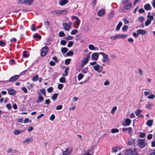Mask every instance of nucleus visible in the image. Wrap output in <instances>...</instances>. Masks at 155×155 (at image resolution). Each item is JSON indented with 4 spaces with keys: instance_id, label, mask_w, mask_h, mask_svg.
<instances>
[{
    "instance_id": "1",
    "label": "nucleus",
    "mask_w": 155,
    "mask_h": 155,
    "mask_svg": "<svg viewBox=\"0 0 155 155\" xmlns=\"http://www.w3.org/2000/svg\"><path fill=\"white\" fill-rule=\"evenodd\" d=\"M99 54L102 56L103 59L102 61L103 63H105L107 64H108L109 63L110 59L108 57L107 54L102 52H99Z\"/></svg>"
},
{
    "instance_id": "2",
    "label": "nucleus",
    "mask_w": 155,
    "mask_h": 155,
    "mask_svg": "<svg viewBox=\"0 0 155 155\" xmlns=\"http://www.w3.org/2000/svg\"><path fill=\"white\" fill-rule=\"evenodd\" d=\"M51 13L53 14L62 15L67 14L68 11L66 9H64L63 10H58L52 11Z\"/></svg>"
},
{
    "instance_id": "3",
    "label": "nucleus",
    "mask_w": 155,
    "mask_h": 155,
    "mask_svg": "<svg viewBox=\"0 0 155 155\" xmlns=\"http://www.w3.org/2000/svg\"><path fill=\"white\" fill-rule=\"evenodd\" d=\"M146 143L145 139H140L138 141V144L140 148L141 149L145 147L146 145Z\"/></svg>"
},
{
    "instance_id": "4",
    "label": "nucleus",
    "mask_w": 155,
    "mask_h": 155,
    "mask_svg": "<svg viewBox=\"0 0 155 155\" xmlns=\"http://www.w3.org/2000/svg\"><path fill=\"white\" fill-rule=\"evenodd\" d=\"M34 0H19L18 3L21 4H25V5H31L33 3Z\"/></svg>"
},
{
    "instance_id": "5",
    "label": "nucleus",
    "mask_w": 155,
    "mask_h": 155,
    "mask_svg": "<svg viewBox=\"0 0 155 155\" xmlns=\"http://www.w3.org/2000/svg\"><path fill=\"white\" fill-rule=\"evenodd\" d=\"M72 25V23L71 21H69L68 23H64L63 24V26L64 29L66 31H68L71 28Z\"/></svg>"
},
{
    "instance_id": "6",
    "label": "nucleus",
    "mask_w": 155,
    "mask_h": 155,
    "mask_svg": "<svg viewBox=\"0 0 155 155\" xmlns=\"http://www.w3.org/2000/svg\"><path fill=\"white\" fill-rule=\"evenodd\" d=\"M93 68L95 71L99 73L101 72L103 68V67L99 64H96L93 67Z\"/></svg>"
},
{
    "instance_id": "7",
    "label": "nucleus",
    "mask_w": 155,
    "mask_h": 155,
    "mask_svg": "<svg viewBox=\"0 0 155 155\" xmlns=\"http://www.w3.org/2000/svg\"><path fill=\"white\" fill-rule=\"evenodd\" d=\"M73 151L71 147H68L62 152V155H69Z\"/></svg>"
},
{
    "instance_id": "8",
    "label": "nucleus",
    "mask_w": 155,
    "mask_h": 155,
    "mask_svg": "<svg viewBox=\"0 0 155 155\" xmlns=\"http://www.w3.org/2000/svg\"><path fill=\"white\" fill-rule=\"evenodd\" d=\"M48 51V48L47 46L43 47L41 49V56L42 57H44L46 56Z\"/></svg>"
},
{
    "instance_id": "9",
    "label": "nucleus",
    "mask_w": 155,
    "mask_h": 155,
    "mask_svg": "<svg viewBox=\"0 0 155 155\" xmlns=\"http://www.w3.org/2000/svg\"><path fill=\"white\" fill-rule=\"evenodd\" d=\"M100 54L99 53H94L91 56V58L94 61H97L98 58Z\"/></svg>"
},
{
    "instance_id": "10",
    "label": "nucleus",
    "mask_w": 155,
    "mask_h": 155,
    "mask_svg": "<svg viewBox=\"0 0 155 155\" xmlns=\"http://www.w3.org/2000/svg\"><path fill=\"white\" fill-rule=\"evenodd\" d=\"M19 78V75H15L9 78L8 81L11 82H13L17 80Z\"/></svg>"
},
{
    "instance_id": "11",
    "label": "nucleus",
    "mask_w": 155,
    "mask_h": 155,
    "mask_svg": "<svg viewBox=\"0 0 155 155\" xmlns=\"http://www.w3.org/2000/svg\"><path fill=\"white\" fill-rule=\"evenodd\" d=\"M33 140V139L32 137H27L24 141H23V142L25 144H29L30 143H32Z\"/></svg>"
},
{
    "instance_id": "12",
    "label": "nucleus",
    "mask_w": 155,
    "mask_h": 155,
    "mask_svg": "<svg viewBox=\"0 0 155 155\" xmlns=\"http://www.w3.org/2000/svg\"><path fill=\"white\" fill-rule=\"evenodd\" d=\"M80 20L78 18L74 22L73 25L74 27L75 28H78L80 25Z\"/></svg>"
},
{
    "instance_id": "13",
    "label": "nucleus",
    "mask_w": 155,
    "mask_h": 155,
    "mask_svg": "<svg viewBox=\"0 0 155 155\" xmlns=\"http://www.w3.org/2000/svg\"><path fill=\"white\" fill-rule=\"evenodd\" d=\"M8 93L10 95H14L16 93V91L13 89L8 88L7 89Z\"/></svg>"
},
{
    "instance_id": "14",
    "label": "nucleus",
    "mask_w": 155,
    "mask_h": 155,
    "mask_svg": "<svg viewBox=\"0 0 155 155\" xmlns=\"http://www.w3.org/2000/svg\"><path fill=\"white\" fill-rule=\"evenodd\" d=\"M69 0H59L58 3L60 6H64L68 3Z\"/></svg>"
},
{
    "instance_id": "15",
    "label": "nucleus",
    "mask_w": 155,
    "mask_h": 155,
    "mask_svg": "<svg viewBox=\"0 0 155 155\" xmlns=\"http://www.w3.org/2000/svg\"><path fill=\"white\" fill-rule=\"evenodd\" d=\"M94 152L92 148L89 149L86 151L83 154V155H93Z\"/></svg>"
},
{
    "instance_id": "16",
    "label": "nucleus",
    "mask_w": 155,
    "mask_h": 155,
    "mask_svg": "<svg viewBox=\"0 0 155 155\" xmlns=\"http://www.w3.org/2000/svg\"><path fill=\"white\" fill-rule=\"evenodd\" d=\"M122 131L123 132H125L126 131H127L128 134H132V129L131 127L128 128H123L122 129Z\"/></svg>"
},
{
    "instance_id": "17",
    "label": "nucleus",
    "mask_w": 155,
    "mask_h": 155,
    "mask_svg": "<svg viewBox=\"0 0 155 155\" xmlns=\"http://www.w3.org/2000/svg\"><path fill=\"white\" fill-rule=\"evenodd\" d=\"M105 11L104 9H101L97 12V15L99 16H102L105 14Z\"/></svg>"
},
{
    "instance_id": "18",
    "label": "nucleus",
    "mask_w": 155,
    "mask_h": 155,
    "mask_svg": "<svg viewBox=\"0 0 155 155\" xmlns=\"http://www.w3.org/2000/svg\"><path fill=\"white\" fill-rule=\"evenodd\" d=\"M131 122V120L129 118H126L125 120V124H123V125L124 126H129L130 125Z\"/></svg>"
},
{
    "instance_id": "19",
    "label": "nucleus",
    "mask_w": 155,
    "mask_h": 155,
    "mask_svg": "<svg viewBox=\"0 0 155 155\" xmlns=\"http://www.w3.org/2000/svg\"><path fill=\"white\" fill-rule=\"evenodd\" d=\"M137 32L138 34H140L141 35H144L147 33V31L144 30L140 29L138 30L137 31Z\"/></svg>"
},
{
    "instance_id": "20",
    "label": "nucleus",
    "mask_w": 155,
    "mask_h": 155,
    "mask_svg": "<svg viewBox=\"0 0 155 155\" xmlns=\"http://www.w3.org/2000/svg\"><path fill=\"white\" fill-rule=\"evenodd\" d=\"M90 58V55H87L84 59L82 62H83L84 64H86L87 63Z\"/></svg>"
},
{
    "instance_id": "21",
    "label": "nucleus",
    "mask_w": 155,
    "mask_h": 155,
    "mask_svg": "<svg viewBox=\"0 0 155 155\" xmlns=\"http://www.w3.org/2000/svg\"><path fill=\"white\" fill-rule=\"evenodd\" d=\"M128 152H131V154L132 155H138V153L136 149L135 148H134L133 150L130 151V150H128Z\"/></svg>"
},
{
    "instance_id": "22",
    "label": "nucleus",
    "mask_w": 155,
    "mask_h": 155,
    "mask_svg": "<svg viewBox=\"0 0 155 155\" xmlns=\"http://www.w3.org/2000/svg\"><path fill=\"white\" fill-rule=\"evenodd\" d=\"M132 6L131 3L130 2L127 3L124 6V8L126 9H130Z\"/></svg>"
},
{
    "instance_id": "23",
    "label": "nucleus",
    "mask_w": 155,
    "mask_h": 155,
    "mask_svg": "<svg viewBox=\"0 0 155 155\" xmlns=\"http://www.w3.org/2000/svg\"><path fill=\"white\" fill-rule=\"evenodd\" d=\"M44 97L41 95H38V98L37 101V102L39 103L44 100Z\"/></svg>"
},
{
    "instance_id": "24",
    "label": "nucleus",
    "mask_w": 155,
    "mask_h": 155,
    "mask_svg": "<svg viewBox=\"0 0 155 155\" xmlns=\"http://www.w3.org/2000/svg\"><path fill=\"white\" fill-rule=\"evenodd\" d=\"M38 95H41L42 94L44 95H46V92L45 90L44 89H42L40 90L39 91L38 93Z\"/></svg>"
},
{
    "instance_id": "25",
    "label": "nucleus",
    "mask_w": 155,
    "mask_h": 155,
    "mask_svg": "<svg viewBox=\"0 0 155 155\" xmlns=\"http://www.w3.org/2000/svg\"><path fill=\"white\" fill-rule=\"evenodd\" d=\"M153 123V120H148L146 122V125L149 127H150L152 126Z\"/></svg>"
},
{
    "instance_id": "26",
    "label": "nucleus",
    "mask_w": 155,
    "mask_h": 155,
    "mask_svg": "<svg viewBox=\"0 0 155 155\" xmlns=\"http://www.w3.org/2000/svg\"><path fill=\"white\" fill-rule=\"evenodd\" d=\"M144 9L146 10H150L151 9V7L149 4H146L144 6Z\"/></svg>"
},
{
    "instance_id": "27",
    "label": "nucleus",
    "mask_w": 155,
    "mask_h": 155,
    "mask_svg": "<svg viewBox=\"0 0 155 155\" xmlns=\"http://www.w3.org/2000/svg\"><path fill=\"white\" fill-rule=\"evenodd\" d=\"M68 51V49L66 47H62L61 48V51L63 54H64Z\"/></svg>"
},
{
    "instance_id": "28",
    "label": "nucleus",
    "mask_w": 155,
    "mask_h": 155,
    "mask_svg": "<svg viewBox=\"0 0 155 155\" xmlns=\"http://www.w3.org/2000/svg\"><path fill=\"white\" fill-rule=\"evenodd\" d=\"M142 110L140 109H137L135 111V113L136 115L138 117L142 113Z\"/></svg>"
},
{
    "instance_id": "29",
    "label": "nucleus",
    "mask_w": 155,
    "mask_h": 155,
    "mask_svg": "<svg viewBox=\"0 0 155 155\" xmlns=\"http://www.w3.org/2000/svg\"><path fill=\"white\" fill-rule=\"evenodd\" d=\"M69 70V68L68 67L66 68L64 70V74H63L62 75L63 76H66L68 75V71Z\"/></svg>"
},
{
    "instance_id": "30",
    "label": "nucleus",
    "mask_w": 155,
    "mask_h": 155,
    "mask_svg": "<svg viewBox=\"0 0 155 155\" xmlns=\"http://www.w3.org/2000/svg\"><path fill=\"white\" fill-rule=\"evenodd\" d=\"M27 84L28 85L27 87L29 90L31 89L35 85L34 83H30L29 82H27Z\"/></svg>"
},
{
    "instance_id": "31",
    "label": "nucleus",
    "mask_w": 155,
    "mask_h": 155,
    "mask_svg": "<svg viewBox=\"0 0 155 155\" xmlns=\"http://www.w3.org/2000/svg\"><path fill=\"white\" fill-rule=\"evenodd\" d=\"M111 150L113 153H116L118 150V147H115L112 148Z\"/></svg>"
},
{
    "instance_id": "32",
    "label": "nucleus",
    "mask_w": 155,
    "mask_h": 155,
    "mask_svg": "<svg viewBox=\"0 0 155 155\" xmlns=\"http://www.w3.org/2000/svg\"><path fill=\"white\" fill-rule=\"evenodd\" d=\"M122 25V22L121 21H120L116 28V30L117 31H119Z\"/></svg>"
},
{
    "instance_id": "33",
    "label": "nucleus",
    "mask_w": 155,
    "mask_h": 155,
    "mask_svg": "<svg viewBox=\"0 0 155 155\" xmlns=\"http://www.w3.org/2000/svg\"><path fill=\"white\" fill-rule=\"evenodd\" d=\"M24 131H25V130H22L21 131H19L17 130H15L14 131V133L15 135H18L19 133H21L22 132H24Z\"/></svg>"
},
{
    "instance_id": "34",
    "label": "nucleus",
    "mask_w": 155,
    "mask_h": 155,
    "mask_svg": "<svg viewBox=\"0 0 155 155\" xmlns=\"http://www.w3.org/2000/svg\"><path fill=\"white\" fill-rule=\"evenodd\" d=\"M89 49L91 50H94L95 49V47L92 44L89 45L88 46Z\"/></svg>"
},
{
    "instance_id": "35",
    "label": "nucleus",
    "mask_w": 155,
    "mask_h": 155,
    "mask_svg": "<svg viewBox=\"0 0 155 155\" xmlns=\"http://www.w3.org/2000/svg\"><path fill=\"white\" fill-rule=\"evenodd\" d=\"M118 38H125L127 35H121V34H118Z\"/></svg>"
},
{
    "instance_id": "36",
    "label": "nucleus",
    "mask_w": 155,
    "mask_h": 155,
    "mask_svg": "<svg viewBox=\"0 0 155 155\" xmlns=\"http://www.w3.org/2000/svg\"><path fill=\"white\" fill-rule=\"evenodd\" d=\"M58 95V93H56L54 94H53V95L51 97L52 99L53 100H56Z\"/></svg>"
},
{
    "instance_id": "37",
    "label": "nucleus",
    "mask_w": 155,
    "mask_h": 155,
    "mask_svg": "<svg viewBox=\"0 0 155 155\" xmlns=\"http://www.w3.org/2000/svg\"><path fill=\"white\" fill-rule=\"evenodd\" d=\"M84 76V75L81 73H80L78 77V81L81 80L83 78Z\"/></svg>"
},
{
    "instance_id": "38",
    "label": "nucleus",
    "mask_w": 155,
    "mask_h": 155,
    "mask_svg": "<svg viewBox=\"0 0 155 155\" xmlns=\"http://www.w3.org/2000/svg\"><path fill=\"white\" fill-rule=\"evenodd\" d=\"M88 67H86L84 68L82 70V72L84 74L86 73L88 71Z\"/></svg>"
},
{
    "instance_id": "39",
    "label": "nucleus",
    "mask_w": 155,
    "mask_h": 155,
    "mask_svg": "<svg viewBox=\"0 0 155 155\" xmlns=\"http://www.w3.org/2000/svg\"><path fill=\"white\" fill-rule=\"evenodd\" d=\"M152 106V105L151 104L148 103L146 105L145 107L147 109H150L151 108Z\"/></svg>"
},
{
    "instance_id": "40",
    "label": "nucleus",
    "mask_w": 155,
    "mask_h": 155,
    "mask_svg": "<svg viewBox=\"0 0 155 155\" xmlns=\"http://www.w3.org/2000/svg\"><path fill=\"white\" fill-rule=\"evenodd\" d=\"M110 38L112 40H115L117 38H118V35H115L110 36Z\"/></svg>"
},
{
    "instance_id": "41",
    "label": "nucleus",
    "mask_w": 155,
    "mask_h": 155,
    "mask_svg": "<svg viewBox=\"0 0 155 155\" xmlns=\"http://www.w3.org/2000/svg\"><path fill=\"white\" fill-rule=\"evenodd\" d=\"M119 131V130L116 128H113L111 130V132L112 133H117Z\"/></svg>"
},
{
    "instance_id": "42",
    "label": "nucleus",
    "mask_w": 155,
    "mask_h": 155,
    "mask_svg": "<svg viewBox=\"0 0 155 155\" xmlns=\"http://www.w3.org/2000/svg\"><path fill=\"white\" fill-rule=\"evenodd\" d=\"M147 17L149 19H148L150 20V21H153V15H148L147 16Z\"/></svg>"
},
{
    "instance_id": "43",
    "label": "nucleus",
    "mask_w": 155,
    "mask_h": 155,
    "mask_svg": "<svg viewBox=\"0 0 155 155\" xmlns=\"http://www.w3.org/2000/svg\"><path fill=\"white\" fill-rule=\"evenodd\" d=\"M134 140L132 139L129 140L128 143L129 145H131L134 143Z\"/></svg>"
},
{
    "instance_id": "44",
    "label": "nucleus",
    "mask_w": 155,
    "mask_h": 155,
    "mask_svg": "<svg viewBox=\"0 0 155 155\" xmlns=\"http://www.w3.org/2000/svg\"><path fill=\"white\" fill-rule=\"evenodd\" d=\"M151 22V21L149 20V19H147L146 21L145 22V26H147L149 25Z\"/></svg>"
},
{
    "instance_id": "45",
    "label": "nucleus",
    "mask_w": 155,
    "mask_h": 155,
    "mask_svg": "<svg viewBox=\"0 0 155 155\" xmlns=\"http://www.w3.org/2000/svg\"><path fill=\"white\" fill-rule=\"evenodd\" d=\"M73 43H74L73 41H69L68 43L67 46L68 47L70 48V47H71L73 45Z\"/></svg>"
},
{
    "instance_id": "46",
    "label": "nucleus",
    "mask_w": 155,
    "mask_h": 155,
    "mask_svg": "<svg viewBox=\"0 0 155 155\" xmlns=\"http://www.w3.org/2000/svg\"><path fill=\"white\" fill-rule=\"evenodd\" d=\"M60 82L62 83H65V78L63 77H61L60 79Z\"/></svg>"
},
{
    "instance_id": "47",
    "label": "nucleus",
    "mask_w": 155,
    "mask_h": 155,
    "mask_svg": "<svg viewBox=\"0 0 155 155\" xmlns=\"http://www.w3.org/2000/svg\"><path fill=\"white\" fill-rule=\"evenodd\" d=\"M146 136V134L144 133L139 132V136L140 137L143 138Z\"/></svg>"
},
{
    "instance_id": "48",
    "label": "nucleus",
    "mask_w": 155,
    "mask_h": 155,
    "mask_svg": "<svg viewBox=\"0 0 155 155\" xmlns=\"http://www.w3.org/2000/svg\"><path fill=\"white\" fill-rule=\"evenodd\" d=\"M65 33L62 31H60L59 33V36L60 37H63V36H65Z\"/></svg>"
},
{
    "instance_id": "49",
    "label": "nucleus",
    "mask_w": 155,
    "mask_h": 155,
    "mask_svg": "<svg viewBox=\"0 0 155 155\" xmlns=\"http://www.w3.org/2000/svg\"><path fill=\"white\" fill-rule=\"evenodd\" d=\"M38 78V75H36L34 76L32 78V80L34 81H37Z\"/></svg>"
},
{
    "instance_id": "50",
    "label": "nucleus",
    "mask_w": 155,
    "mask_h": 155,
    "mask_svg": "<svg viewBox=\"0 0 155 155\" xmlns=\"http://www.w3.org/2000/svg\"><path fill=\"white\" fill-rule=\"evenodd\" d=\"M73 38V37L71 36H69L68 37H65L64 38L67 40H72Z\"/></svg>"
},
{
    "instance_id": "51",
    "label": "nucleus",
    "mask_w": 155,
    "mask_h": 155,
    "mask_svg": "<svg viewBox=\"0 0 155 155\" xmlns=\"http://www.w3.org/2000/svg\"><path fill=\"white\" fill-rule=\"evenodd\" d=\"M138 20L140 21H143L144 20V18L143 17L140 16L138 18Z\"/></svg>"
},
{
    "instance_id": "52",
    "label": "nucleus",
    "mask_w": 155,
    "mask_h": 155,
    "mask_svg": "<svg viewBox=\"0 0 155 155\" xmlns=\"http://www.w3.org/2000/svg\"><path fill=\"white\" fill-rule=\"evenodd\" d=\"M6 43L5 42L2 40L0 41V46L2 47H4Z\"/></svg>"
},
{
    "instance_id": "53",
    "label": "nucleus",
    "mask_w": 155,
    "mask_h": 155,
    "mask_svg": "<svg viewBox=\"0 0 155 155\" xmlns=\"http://www.w3.org/2000/svg\"><path fill=\"white\" fill-rule=\"evenodd\" d=\"M71 59H66L65 61V63L66 65H68L69 63L71 61Z\"/></svg>"
},
{
    "instance_id": "54",
    "label": "nucleus",
    "mask_w": 155,
    "mask_h": 155,
    "mask_svg": "<svg viewBox=\"0 0 155 155\" xmlns=\"http://www.w3.org/2000/svg\"><path fill=\"white\" fill-rule=\"evenodd\" d=\"M117 109V107L115 106L111 110V113L112 114H114V113L115 111Z\"/></svg>"
},
{
    "instance_id": "55",
    "label": "nucleus",
    "mask_w": 155,
    "mask_h": 155,
    "mask_svg": "<svg viewBox=\"0 0 155 155\" xmlns=\"http://www.w3.org/2000/svg\"><path fill=\"white\" fill-rule=\"evenodd\" d=\"M155 97V96L154 95L151 94L148 96L147 97V98L149 99H153Z\"/></svg>"
},
{
    "instance_id": "56",
    "label": "nucleus",
    "mask_w": 155,
    "mask_h": 155,
    "mask_svg": "<svg viewBox=\"0 0 155 155\" xmlns=\"http://www.w3.org/2000/svg\"><path fill=\"white\" fill-rule=\"evenodd\" d=\"M73 54L74 53L73 51H70L67 53L66 55L67 56H72Z\"/></svg>"
},
{
    "instance_id": "57",
    "label": "nucleus",
    "mask_w": 155,
    "mask_h": 155,
    "mask_svg": "<svg viewBox=\"0 0 155 155\" xmlns=\"http://www.w3.org/2000/svg\"><path fill=\"white\" fill-rule=\"evenodd\" d=\"M67 42L64 40H62L60 41L61 44L63 45H65L66 44Z\"/></svg>"
},
{
    "instance_id": "58",
    "label": "nucleus",
    "mask_w": 155,
    "mask_h": 155,
    "mask_svg": "<svg viewBox=\"0 0 155 155\" xmlns=\"http://www.w3.org/2000/svg\"><path fill=\"white\" fill-rule=\"evenodd\" d=\"M78 32V30L76 29H74L71 32V34L72 35H74Z\"/></svg>"
},
{
    "instance_id": "59",
    "label": "nucleus",
    "mask_w": 155,
    "mask_h": 155,
    "mask_svg": "<svg viewBox=\"0 0 155 155\" xmlns=\"http://www.w3.org/2000/svg\"><path fill=\"white\" fill-rule=\"evenodd\" d=\"M33 37L35 38H37L38 39L41 38V36L39 35L37 33H35L33 35Z\"/></svg>"
},
{
    "instance_id": "60",
    "label": "nucleus",
    "mask_w": 155,
    "mask_h": 155,
    "mask_svg": "<svg viewBox=\"0 0 155 155\" xmlns=\"http://www.w3.org/2000/svg\"><path fill=\"white\" fill-rule=\"evenodd\" d=\"M44 25L45 27L47 29L49 27V23L48 21H45L44 22Z\"/></svg>"
},
{
    "instance_id": "61",
    "label": "nucleus",
    "mask_w": 155,
    "mask_h": 155,
    "mask_svg": "<svg viewBox=\"0 0 155 155\" xmlns=\"http://www.w3.org/2000/svg\"><path fill=\"white\" fill-rule=\"evenodd\" d=\"M110 84V82L108 80H106L104 83V86H107L109 85Z\"/></svg>"
},
{
    "instance_id": "62",
    "label": "nucleus",
    "mask_w": 155,
    "mask_h": 155,
    "mask_svg": "<svg viewBox=\"0 0 155 155\" xmlns=\"http://www.w3.org/2000/svg\"><path fill=\"white\" fill-rule=\"evenodd\" d=\"M27 51H24L23 52V55L24 56L25 58H28V55L27 54Z\"/></svg>"
},
{
    "instance_id": "63",
    "label": "nucleus",
    "mask_w": 155,
    "mask_h": 155,
    "mask_svg": "<svg viewBox=\"0 0 155 155\" xmlns=\"http://www.w3.org/2000/svg\"><path fill=\"white\" fill-rule=\"evenodd\" d=\"M53 91V88L52 87H50L47 89V91L49 93Z\"/></svg>"
},
{
    "instance_id": "64",
    "label": "nucleus",
    "mask_w": 155,
    "mask_h": 155,
    "mask_svg": "<svg viewBox=\"0 0 155 155\" xmlns=\"http://www.w3.org/2000/svg\"><path fill=\"white\" fill-rule=\"evenodd\" d=\"M151 4L153 7L155 8V0H152L151 1Z\"/></svg>"
}]
</instances>
